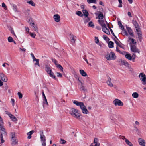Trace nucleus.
Masks as SVG:
<instances>
[{"label":"nucleus","instance_id":"nucleus-60","mask_svg":"<svg viewBox=\"0 0 146 146\" xmlns=\"http://www.w3.org/2000/svg\"><path fill=\"white\" fill-rule=\"evenodd\" d=\"M11 33L13 34L14 36H16V35L15 34V33L14 32V31L13 29H12L11 30Z\"/></svg>","mask_w":146,"mask_h":146},{"label":"nucleus","instance_id":"nucleus-6","mask_svg":"<svg viewBox=\"0 0 146 146\" xmlns=\"http://www.w3.org/2000/svg\"><path fill=\"white\" fill-rule=\"evenodd\" d=\"M139 77L143 85L146 84V76L145 74L142 73H140Z\"/></svg>","mask_w":146,"mask_h":146},{"label":"nucleus","instance_id":"nucleus-42","mask_svg":"<svg viewBox=\"0 0 146 146\" xmlns=\"http://www.w3.org/2000/svg\"><path fill=\"white\" fill-rule=\"evenodd\" d=\"M89 26L91 27H94V25L92 21H90L88 23Z\"/></svg>","mask_w":146,"mask_h":146},{"label":"nucleus","instance_id":"nucleus-62","mask_svg":"<svg viewBox=\"0 0 146 146\" xmlns=\"http://www.w3.org/2000/svg\"><path fill=\"white\" fill-rule=\"evenodd\" d=\"M96 29H97L98 30H100L101 29V28L99 26H96Z\"/></svg>","mask_w":146,"mask_h":146},{"label":"nucleus","instance_id":"nucleus-43","mask_svg":"<svg viewBox=\"0 0 146 146\" xmlns=\"http://www.w3.org/2000/svg\"><path fill=\"white\" fill-rule=\"evenodd\" d=\"M12 6L13 7V9L15 12L17 11V6L14 4L12 5Z\"/></svg>","mask_w":146,"mask_h":146},{"label":"nucleus","instance_id":"nucleus-38","mask_svg":"<svg viewBox=\"0 0 146 146\" xmlns=\"http://www.w3.org/2000/svg\"><path fill=\"white\" fill-rule=\"evenodd\" d=\"M87 1L89 4L90 3H96V0H87Z\"/></svg>","mask_w":146,"mask_h":146},{"label":"nucleus","instance_id":"nucleus-17","mask_svg":"<svg viewBox=\"0 0 146 146\" xmlns=\"http://www.w3.org/2000/svg\"><path fill=\"white\" fill-rule=\"evenodd\" d=\"M53 18L55 21L56 22H58L60 20V17L58 14H55L54 15Z\"/></svg>","mask_w":146,"mask_h":146},{"label":"nucleus","instance_id":"nucleus-37","mask_svg":"<svg viewBox=\"0 0 146 146\" xmlns=\"http://www.w3.org/2000/svg\"><path fill=\"white\" fill-rule=\"evenodd\" d=\"M80 89L81 90L84 92L86 91H87V90L85 88V87L82 84L81 85Z\"/></svg>","mask_w":146,"mask_h":146},{"label":"nucleus","instance_id":"nucleus-31","mask_svg":"<svg viewBox=\"0 0 146 146\" xmlns=\"http://www.w3.org/2000/svg\"><path fill=\"white\" fill-rule=\"evenodd\" d=\"M113 45V42L111 41H110L108 43V46L110 48H112L114 47Z\"/></svg>","mask_w":146,"mask_h":146},{"label":"nucleus","instance_id":"nucleus-48","mask_svg":"<svg viewBox=\"0 0 146 146\" xmlns=\"http://www.w3.org/2000/svg\"><path fill=\"white\" fill-rule=\"evenodd\" d=\"M52 62H54V63L55 64L56 66L57 65V64H58V61L57 60H56L55 59H52Z\"/></svg>","mask_w":146,"mask_h":146},{"label":"nucleus","instance_id":"nucleus-61","mask_svg":"<svg viewBox=\"0 0 146 146\" xmlns=\"http://www.w3.org/2000/svg\"><path fill=\"white\" fill-rule=\"evenodd\" d=\"M119 138L120 139H122L123 140H124V139H126L125 138V137L124 136H122L121 135H120L119 137Z\"/></svg>","mask_w":146,"mask_h":146},{"label":"nucleus","instance_id":"nucleus-23","mask_svg":"<svg viewBox=\"0 0 146 146\" xmlns=\"http://www.w3.org/2000/svg\"><path fill=\"white\" fill-rule=\"evenodd\" d=\"M139 144L140 145L143 146H145V140H142L141 139L139 138Z\"/></svg>","mask_w":146,"mask_h":146},{"label":"nucleus","instance_id":"nucleus-54","mask_svg":"<svg viewBox=\"0 0 146 146\" xmlns=\"http://www.w3.org/2000/svg\"><path fill=\"white\" fill-rule=\"evenodd\" d=\"M131 40L133 44H135L136 43V42H135V40L134 39H131Z\"/></svg>","mask_w":146,"mask_h":146},{"label":"nucleus","instance_id":"nucleus-56","mask_svg":"<svg viewBox=\"0 0 146 146\" xmlns=\"http://www.w3.org/2000/svg\"><path fill=\"white\" fill-rule=\"evenodd\" d=\"M2 6L5 9H7V7L6 6L5 4L4 3H2Z\"/></svg>","mask_w":146,"mask_h":146},{"label":"nucleus","instance_id":"nucleus-59","mask_svg":"<svg viewBox=\"0 0 146 146\" xmlns=\"http://www.w3.org/2000/svg\"><path fill=\"white\" fill-rule=\"evenodd\" d=\"M120 53L121 54H122L123 55H125L126 54H127V52L124 51H123L122 52L121 51V52Z\"/></svg>","mask_w":146,"mask_h":146},{"label":"nucleus","instance_id":"nucleus-15","mask_svg":"<svg viewBox=\"0 0 146 146\" xmlns=\"http://www.w3.org/2000/svg\"><path fill=\"white\" fill-rule=\"evenodd\" d=\"M107 77L108 79V81H107V84L110 86L113 87V85L111 82V78L108 75H107Z\"/></svg>","mask_w":146,"mask_h":146},{"label":"nucleus","instance_id":"nucleus-55","mask_svg":"<svg viewBox=\"0 0 146 146\" xmlns=\"http://www.w3.org/2000/svg\"><path fill=\"white\" fill-rule=\"evenodd\" d=\"M11 102H12V106H13L15 104V100L13 98H11Z\"/></svg>","mask_w":146,"mask_h":146},{"label":"nucleus","instance_id":"nucleus-12","mask_svg":"<svg viewBox=\"0 0 146 146\" xmlns=\"http://www.w3.org/2000/svg\"><path fill=\"white\" fill-rule=\"evenodd\" d=\"M98 21L99 23V24L102 27V29H103L104 30V28L106 27V25L105 23L104 20H98Z\"/></svg>","mask_w":146,"mask_h":146},{"label":"nucleus","instance_id":"nucleus-4","mask_svg":"<svg viewBox=\"0 0 146 146\" xmlns=\"http://www.w3.org/2000/svg\"><path fill=\"white\" fill-rule=\"evenodd\" d=\"M40 139L42 142V146H45L46 143V137L43 134V131L41 130L40 131Z\"/></svg>","mask_w":146,"mask_h":146},{"label":"nucleus","instance_id":"nucleus-25","mask_svg":"<svg viewBox=\"0 0 146 146\" xmlns=\"http://www.w3.org/2000/svg\"><path fill=\"white\" fill-rule=\"evenodd\" d=\"M80 72L81 74L84 77H85L87 76L86 73L83 70H80Z\"/></svg>","mask_w":146,"mask_h":146},{"label":"nucleus","instance_id":"nucleus-49","mask_svg":"<svg viewBox=\"0 0 146 146\" xmlns=\"http://www.w3.org/2000/svg\"><path fill=\"white\" fill-rule=\"evenodd\" d=\"M60 143L62 144H64L66 143V141L65 140L61 139Z\"/></svg>","mask_w":146,"mask_h":146},{"label":"nucleus","instance_id":"nucleus-2","mask_svg":"<svg viewBox=\"0 0 146 146\" xmlns=\"http://www.w3.org/2000/svg\"><path fill=\"white\" fill-rule=\"evenodd\" d=\"M0 131H1L0 133H1L0 135L1 142L2 143H3L5 142L3 139V135L4 136H6L7 135V133L3 125H0Z\"/></svg>","mask_w":146,"mask_h":146},{"label":"nucleus","instance_id":"nucleus-64","mask_svg":"<svg viewBox=\"0 0 146 146\" xmlns=\"http://www.w3.org/2000/svg\"><path fill=\"white\" fill-rule=\"evenodd\" d=\"M139 33H138L137 34L138 35V36L140 37L142 36V34L141 33V31H140L139 32H138Z\"/></svg>","mask_w":146,"mask_h":146},{"label":"nucleus","instance_id":"nucleus-16","mask_svg":"<svg viewBox=\"0 0 146 146\" xmlns=\"http://www.w3.org/2000/svg\"><path fill=\"white\" fill-rule=\"evenodd\" d=\"M1 80L4 82H6L8 80L7 76L3 73L1 74Z\"/></svg>","mask_w":146,"mask_h":146},{"label":"nucleus","instance_id":"nucleus-36","mask_svg":"<svg viewBox=\"0 0 146 146\" xmlns=\"http://www.w3.org/2000/svg\"><path fill=\"white\" fill-rule=\"evenodd\" d=\"M132 96L134 98H137L138 97L139 95L137 92H134L132 94Z\"/></svg>","mask_w":146,"mask_h":146},{"label":"nucleus","instance_id":"nucleus-1","mask_svg":"<svg viewBox=\"0 0 146 146\" xmlns=\"http://www.w3.org/2000/svg\"><path fill=\"white\" fill-rule=\"evenodd\" d=\"M73 103L77 106L80 107L83 114H87L89 113V112L87 109L86 106L84 105V103L82 102L74 100L73 101Z\"/></svg>","mask_w":146,"mask_h":146},{"label":"nucleus","instance_id":"nucleus-34","mask_svg":"<svg viewBox=\"0 0 146 146\" xmlns=\"http://www.w3.org/2000/svg\"><path fill=\"white\" fill-rule=\"evenodd\" d=\"M118 25H119V27H120L121 29L123 30L124 29V27L122 25L121 21H119L118 22Z\"/></svg>","mask_w":146,"mask_h":146},{"label":"nucleus","instance_id":"nucleus-47","mask_svg":"<svg viewBox=\"0 0 146 146\" xmlns=\"http://www.w3.org/2000/svg\"><path fill=\"white\" fill-rule=\"evenodd\" d=\"M17 94L19 96V98L21 99L22 98L23 95L20 92H19L17 93Z\"/></svg>","mask_w":146,"mask_h":146},{"label":"nucleus","instance_id":"nucleus-19","mask_svg":"<svg viewBox=\"0 0 146 146\" xmlns=\"http://www.w3.org/2000/svg\"><path fill=\"white\" fill-rule=\"evenodd\" d=\"M45 70L48 73L49 72V71H51L52 70L50 65L46 64L45 65Z\"/></svg>","mask_w":146,"mask_h":146},{"label":"nucleus","instance_id":"nucleus-35","mask_svg":"<svg viewBox=\"0 0 146 146\" xmlns=\"http://www.w3.org/2000/svg\"><path fill=\"white\" fill-rule=\"evenodd\" d=\"M56 66V67L60 69L62 72H63V68L60 65L58 64Z\"/></svg>","mask_w":146,"mask_h":146},{"label":"nucleus","instance_id":"nucleus-7","mask_svg":"<svg viewBox=\"0 0 146 146\" xmlns=\"http://www.w3.org/2000/svg\"><path fill=\"white\" fill-rule=\"evenodd\" d=\"M11 141H12V144L13 145H15L17 143V141H16L15 139V133L12 132L11 133Z\"/></svg>","mask_w":146,"mask_h":146},{"label":"nucleus","instance_id":"nucleus-9","mask_svg":"<svg viewBox=\"0 0 146 146\" xmlns=\"http://www.w3.org/2000/svg\"><path fill=\"white\" fill-rule=\"evenodd\" d=\"M99 140L98 138H95L94 140L93 143H92L90 146H100V143L98 142Z\"/></svg>","mask_w":146,"mask_h":146},{"label":"nucleus","instance_id":"nucleus-33","mask_svg":"<svg viewBox=\"0 0 146 146\" xmlns=\"http://www.w3.org/2000/svg\"><path fill=\"white\" fill-rule=\"evenodd\" d=\"M125 141L127 144L129 146H133V145L131 143V142H130L128 139H126Z\"/></svg>","mask_w":146,"mask_h":146},{"label":"nucleus","instance_id":"nucleus-18","mask_svg":"<svg viewBox=\"0 0 146 146\" xmlns=\"http://www.w3.org/2000/svg\"><path fill=\"white\" fill-rule=\"evenodd\" d=\"M126 29L131 36H134V35L133 34V32L131 29L127 26H126Z\"/></svg>","mask_w":146,"mask_h":146},{"label":"nucleus","instance_id":"nucleus-40","mask_svg":"<svg viewBox=\"0 0 146 146\" xmlns=\"http://www.w3.org/2000/svg\"><path fill=\"white\" fill-rule=\"evenodd\" d=\"M76 14L80 17H82L83 16V14L80 11H78L76 13Z\"/></svg>","mask_w":146,"mask_h":146},{"label":"nucleus","instance_id":"nucleus-13","mask_svg":"<svg viewBox=\"0 0 146 146\" xmlns=\"http://www.w3.org/2000/svg\"><path fill=\"white\" fill-rule=\"evenodd\" d=\"M118 62L120 63V65H124L126 66H128L129 65L128 63L126 61L122 59L119 60Z\"/></svg>","mask_w":146,"mask_h":146},{"label":"nucleus","instance_id":"nucleus-53","mask_svg":"<svg viewBox=\"0 0 146 146\" xmlns=\"http://www.w3.org/2000/svg\"><path fill=\"white\" fill-rule=\"evenodd\" d=\"M31 55L32 58L33 60L34 61H35V60L36 59L35 58L34 54L32 53H31Z\"/></svg>","mask_w":146,"mask_h":146},{"label":"nucleus","instance_id":"nucleus-58","mask_svg":"<svg viewBox=\"0 0 146 146\" xmlns=\"http://www.w3.org/2000/svg\"><path fill=\"white\" fill-rule=\"evenodd\" d=\"M25 29L26 31H27V32L28 33H29V28L28 27H26V26H25Z\"/></svg>","mask_w":146,"mask_h":146},{"label":"nucleus","instance_id":"nucleus-26","mask_svg":"<svg viewBox=\"0 0 146 146\" xmlns=\"http://www.w3.org/2000/svg\"><path fill=\"white\" fill-rule=\"evenodd\" d=\"M32 24V25H31V26L33 27V29H34V30L35 31H36L37 32H38V28H37V26L35 25L34 23H32L31 22L30 23V24Z\"/></svg>","mask_w":146,"mask_h":146},{"label":"nucleus","instance_id":"nucleus-14","mask_svg":"<svg viewBox=\"0 0 146 146\" xmlns=\"http://www.w3.org/2000/svg\"><path fill=\"white\" fill-rule=\"evenodd\" d=\"M70 37L71 39V41L72 44H74L75 43V42L76 40V37L75 36H74L73 34H70Z\"/></svg>","mask_w":146,"mask_h":146},{"label":"nucleus","instance_id":"nucleus-44","mask_svg":"<svg viewBox=\"0 0 146 146\" xmlns=\"http://www.w3.org/2000/svg\"><path fill=\"white\" fill-rule=\"evenodd\" d=\"M8 40L9 42H11L13 41V38L10 36H9L8 38Z\"/></svg>","mask_w":146,"mask_h":146},{"label":"nucleus","instance_id":"nucleus-3","mask_svg":"<svg viewBox=\"0 0 146 146\" xmlns=\"http://www.w3.org/2000/svg\"><path fill=\"white\" fill-rule=\"evenodd\" d=\"M70 113L72 116L77 119H80V114L79 113L78 110L77 109L74 108H71V112Z\"/></svg>","mask_w":146,"mask_h":146},{"label":"nucleus","instance_id":"nucleus-51","mask_svg":"<svg viewBox=\"0 0 146 146\" xmlns=\"http://www.w3.org/2000/svg\"><path fill=\"white\" fill-rule=\"evenodd\" d=\"M3 119L0 117V125H3Z\"/></svg>","mask_w":146,"mask_h":146},{"label":"nucleus","instance_id":"nucleus-41","mask_svg":"<svg viewBox=\"0 0 146 146\" xmlns=\"http://www.w3.org/2000/svg\"><path fill=\"white\" fill-rule=\"evenodd\" d=\"M35 61L36 62L35 63V65H38L39 67H40V64H39V59H36L35 60Z\"/></svg>","mask_w":146,"mask_h":146},{"label":"nucleus","instance_id":"nucleus-5","mask_svg":"<svg viewBox=\"0 0 146 146\" xmlns=\"http://www.w3.org/2000/svg\"><path fill=\"white\" fill-rule=\"evenodd\" d=\"M106 58L108 60H113L116 59V56L114 52H111L106 56Z\"/></svg>","mask_w":146,"mask_h":146},{"label":"nucleus","instance_id":"nucleus-30","mask_svg":"<svg viewBox=\"0 0 146 146\" xmlns=\"http://www.w3.org/2000/svg\"><path fill=\"white\" fill-rule=\"evenodd\" d=\"M104 18V16L102 12H100L99 14L98 17L96 18V19L98 18L99 19H102Z\"/></svg>","mask_w":146,"mask_h":146},{"label":"nucleus","instance_id":"nucleus-22","mask_svg":"<svg viewBox=\"0 0 146 146\" xmlns=\"http://www.w3.org/2000/svg\"><path fill=\"white\" fill-rule=\"evenodd\" d=\"M104 30L102 29V31L107 35H110V34L109 29L106 27L104 28Z\"/></svg>","mask_w":146,"mask_h":146},{"label":"nucleus","instance_id":"nucleus-27","mask_svg":"<svg viewBox=\"0 0 146 146\" xmlns=\"http://www.w3.org/2000/svg\"><path fill=\"white\" fill-rule=\"evenodd\" d=\"M85 17H87L89 15V13L87 11L86 9L83 10L82 11Z\"/></svg>","mask_w":146,"mask_h":146},{"label":"nucleus","instance_id":"nucleus-29","mask_svg":"<svg viewBox=\"0 0 146 146\" xmlns=\"http://www.w3.org/2000/svg\"><path fill=\"white\" fill-rule=\"evenodd\" d=\"M27 3L30 5H31V6H35V4L34 3L33 1L32 0L30 1H27Z\"/></svg>","mask_w":146,"mask_h":146},{"label":"nucleus","instance_id":"nucleus-63","mask_svg":"<svg viewBox=\"0 0 146 146\" xmlns=\"http://www.w3.org/2000/svg\"><path fill=\"white\" fill-rule=\"evenodd\" d=\"M135 54H133L132 56V60H133L135 59Z\"/></svg>","mask_w":146,"mask_h":146},{"label":"nucleus","instance_id":"nucleus-20","mask_svg":"<svg viewBox=\"0 0 146 146\" xmlns=\"http://www.w3.org/2000/svg\"><path fill=\"white\" fill-rule=\"evenodd\" d=\"M48 74H49L50 76L52 78L54 79L55 80L56 79V76L54 75V73L52 72V70L51 71H49V72L48 73Z\"/></svg>","mask_w":146,"mask_h":146},{"label":"nucleus","instance_id":"nucleus-10","mask_svg":"<svg viewBox=\"0 0 146 146\" xmlns=\"http://www.w3.org/2000/svg\"><path fill=\"white\" fill-rule=\"evenodd\" d=\"M132 23L136 28V31L137 32H139L140 31V28L139 27V24L137 21L135 20H133Z\"/></svg>","mask_w":146,"mask_h":146},{"label":"nucleus","instance_id":"nucleus-28","mask_svg":"<svg viewBox=\"0 0 146 146\" xmlns=\"http://www.w3.org/2000/svg\"><path fill=\"white\" fill-rule=\"evenodd\" d=\"M125 57L127 59H128L129 60H132V57L129 54H126Z\"/></svg>","mask_w":146,"mask_h":146},{"label":"nucleus","instance_id":"nucleus-52","mask_svg":"<svg viewBox=\"0 0 146 146\" xmlns=\"http://www.w3.org/2000/svg\"><path fill=\"white\" fill-rule=\"evenodd\" d=\"M56 74L57 77H61L62 76V74L60 73L57 72Z\"/></svg>","mask_w":146,"mask_h":146},{"label":"nucleus","instance_id":"nucleus-45","mask_svg":"<svg viewBox=\"0 0 146 146\" xmlns=\"http://www.w3.org/2000/svg\"><path fill=\"white\" fill-rule=\"evenodd\" d=\"M31 36L33 38H35V36H36V34H35L34 33H29Z\"/></svg>","mask_w":146,"mask_h":146},{"label":"nucleus","instance_id":"nucleus-46","mask_svg":"<svg viewBox=\"0 0 146 146\" xmlns=\"http://www.w3.org/2000/svg\"><path fill=\"white\" fill-rule=\"evenodd\" d=\"M118 1L119 3V4L118 6V7H122V0H118Z\"/></svg>","mask_w":146,"mask_h":146},{"label":"nucleus","instance_id":"nucleus-57","mask_svg":"<svg viewBox=\"0 0 146 146\" xmlns=\"http://www.w3.org/2000/svg\"><path fill=\"white\" fill-rule=\"evenodd\" d=\"M95 40L96 43H98L99 42V39L98 37H95Z\"/></svg>","mask_w":146,"mask_h":146},{"label":"nucleus","instance_id":"nucleus-11","mask_svg":"<svg viewBox=\"0 0 146 146\" xmlns=\"http://www.w3.org/2000/svg\"><path fill=\"white\" fill-rule=\"evenodd\" d=\"M131 47V50L132 52H138V53H139V51L138 49L137 48L136 46L133 45H131L130 46Z\"/></svg>","mask_w":146,"mask_h":146},{"label":"nucleus","instance_id":"nucleus-24","mask_svg":"<svg viewBox=\"0 0 146 146\" xmlns=\"http://www.w3.org/2000/svg\"><path fill=\"white\" fill-rule=\"evenodd\" d=\"M34 132L33 130H32L27 133V135H28L27 137L28 139H29L31 138V135Z\"/></svg>","mask_w":146,"mask_h":146},{"label":"nucleus","instance_id":"nucleus-50","mask_svg":"<svg viewBox=\"0 0 146 146\" xmlns=\"http://www.w3.org/2000/svg\"><path fill=\"white\" fill-rule=\"evenodd\" d=\"M44 101H43V103L44 104H46L47 105H48V104L47 101V100L46 99V98H44V99H43Z\"/></svg>","mask_w":146,"mask_h":146},{"label":"nucleus","instance_id":"nucleus-39","mask_svg":"<svg viewBox=\"0 0 146 146\" xmlns=\"http://www.w3.org/2000/svg\"><path fill=\"white\" fill-rule=\"evenodd\" d=\"M103 38L106 41H109L110 40V38L107 37L106 35H104Z\"/></svg>","mask_w":146,"mask_h":146},{"label":"nucleus","instance_id":"nucleus-8","mask_svg":"<svg viewBox=\"0 0 146 146\" xmlns=\"http://www.w3.org/2000/svg\"><path fill=\"white\" fill-rule=\"evenodd\" d=\"M115 106H122L123 105V104L120 100L116 99L113 102Z\"/></svg>","mask_w":146,"mask_h":146},{"label":"nucleus","instance_id":"nucleus-32","mask_svg":"<svg viewBox=\"0 0 146 146\" xmlns=\"http://www.w3.org/2000/svg\"><path fill=\"white\" fill-rule=\"evenodd\" d=\"M85 18H84V21L85 23H86L88 22L89 21H90V18H89L88 16L87 17H85Z\"/></svg>","mask_w":146,"mask_h":146},{"label":"nucleus","instance_id":"nucleus-21","mask_svg":"<svg viewBox=\"0 0 146 146\" xmlns=\"http://www.w3.org/2000/svg\"><path fill=\"white\" fill-rule=\"evenodd\" d=\"M9 116L13 121H17V120L16 117L14 116L12 114H9Z\"/></svg>","mask_w":146,"mask_h":146}]
</instances>
